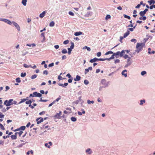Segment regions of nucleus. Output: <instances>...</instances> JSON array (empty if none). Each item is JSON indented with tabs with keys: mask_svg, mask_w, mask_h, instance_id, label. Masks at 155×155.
Segmentation results:
<instances>
[{
	"mask_svg": "<svg viewBox=\"0 0 155 155\" xmlns=\"http://www.w3.org/2000/svg\"><path fill=\"white\" fill-rule=\"evenodd\" d=\"M144 45V44L143 43H137L136 46L137 48L136 51L137 52V53H139V52L142 50L143 49V48Z\"/></svg>",
	"mask_w": 155,
	"mask_h": 155,
	"instance_id": "obj_1",
	"label": "nucleus"
},
{
	"mask_svg": "<svg viewBox=\"0 0 155 155\" xmlns=\"http://www.w3.org/2000/svg\"><path fill=\"white\" fill-rule=\"evenodd\" d=\"M109 54H113V55L111 56V57H110L109 58H104V61H105V60L110 61L111 59H113L114 58V57H115V56L114 53L112 51H110L107 52L106 53H105V55H107Z\"/></svg>",
	"mask_w": 155,
	"mask_h": 155,
	"instance_id": "obj_2",
	"label": "nucleus"
},
{
	"mask_svg": "<svg viewBox=\"0 0 155 155\" xmlns=\"http://www.w3.org/2000/svg\"><path fill=\"white\" fill-rule=\"evenodd\" d=\"M13 99H11L8 101L6 100L4 103V104L6 106H8L12 105Z\"/></svg>",
	"mask_w": 155,
	"mask_h": 155,
	"instance_id": "obj_3",
	"label": "nucleus"
},
{
	"mask_svg": "<svg viewBox=\"0 0 155 155\" xmlns=\"http://www.w3.org/2000/svg\"><path fill=\"white\" fill-rule=\"evenodd\" d=\"M98 61H104V58H94L93 59H91L90 61V62L91 63H93L95 62Z\"/></svg>",
	"mask_w": 155,
	"mask_h": 155,
	"instance_id": "obj_4",
	"label": "nucleus"
},
{
	"mask_svg": "<svg viewBox=\"0 0 155 155\" xmlns=\"http://www.w3.org/2000/svg\"><path fill=\"white\" fill-rule=\"evenodd\" d=\"M0 21H4L6 23L9 25H11L12 24L11 21L8 19H7L5 18H0Z\"/></svg>",
	"mask_w": 155,
	"mask_h": 155,
	"instance_id": "obj_5",
	"label": "nucleus"
},
{
	"mask_svg": "<svg viewBox=\"0 0 155 155\" xmlns=\"http://www.w3.org/2000/svg\"><path fill=\"white\" fill-rule=\"evenodd\" d=\"M101 83L104 85V87L108 86V82H107L105 79H103L101 81Z\"/></svg>",
	"mask_w": 155,
	"mask_h": 155,
	"instance_id": "obj_6",
	"label": "nucleus"
},
{
	"mask_svg": "<svg viewBox=\"0 0 155 155\" xmlns=\"http://www.w3.org/2000/svg\"><path fill=\"white\" fill-rule=\"evenodd\" d=\"M12 23L13 25L15 26L18 31H20V28L19 25L16 22L14 21H13Z\"/></svg>",
	"mask_w": 155,
	"mask_h": 155,
	"instance_id": "obj_7",
	"label": "nucleus"
},
{
	"mask_svg": "<svg viewBox=\"0 0 155 155\" xmlns=\"http://www.w3.org/2000/svg\"><path fill=\"white\" fill-rule=\"evenodd\" d=\"M38 124H39L40 123L43 121V119L41 117L38 118L36 119Z\"/></svg>",
	"mask_w": 155,
	"mask_h": 155,
	"instance_id": "obj_8",
	"label": "nucleus"
},
{
	"mask_svg": "<svg viewBox=\"0 0 155 155\" xmlns=\"http://www.w3.org/2000/svg\"><path fill=\"white\" fill-rule=\"evenodd\" d=\"M115 57L117 58H118L119 57H120V52L119 51H117L116 53H114Z\"/></svg>",
	"mask_w": 155,
	"mask_h": 155,
	"instance_id": "obj_9",
	"label": "nucleus"
},
{
	"mask_svg": "<svg viewBox=\"0 0 155 155\" xmlns=\"http://www.w3.org/2000/svg\"><path fill=\"white\" fill-rule=\"evenodd\" d=\"M46 13V12L45 11H43L39 15V17L41 18H42L45 16V15Z\"/></svg>",
	"mask_w": 155,
	"mask_h": 155,
	"instance_id": "obj_10",
	"label": "nucleus"
},
{
	"mask_svg": "<svg viewBox=\"0 0 155 155\" xmlns=\"http://www.w3.org/2000/svg\"><path fill=\"white\" fill-rule=\"evenodd\" d=\"M86 152L89 155L91 154L92 152V151L91 150L90 148H88L86 150Z\"/></svg>",
	"mask_w": 155,
	"mask_h": 155,
	"instance_id": "obj_11",
	"label": "nucleus"
},
{
	"mask_svg": "<svg viewBox=\"0 0 155 155\" xmlns=\"http://www.w3.org/2000/svg\"><path fill=\"white\" fill-rule=\"evenodd\" d=\"M68 83H66L64 84H61V83H58V85L60 86H62L63 87H65L66 86H67L68 85Z\"/></svg>",
	"mask_w": 155,
	"mask_h": 155,
	"instance_id": "obj_12",
	"label": "nucleus"
},
{
	"mask_svg": "<svg viewBox=\"0 0 155 155\" xmlns=\"http://www.w3.org/2000/svg\"><path fill=\"white\" fill-rule=\"evenodd\" d=\"M81 77L79 75H77L75 78H74V80L75 81H78L80 80Z\"/></svg>",
	"mask_w": 155,
	"mask_h": 155,
	"instance_id": "obj_13",
	"label": "nucleus"
},
{
	"mask_svg": "<svg viewBox=\"0 0 155 155\" xmlns=\"http://www.w3.org/2000/svg\"><path fill=\"white\" fill-rule=\"evenodd\" d=\"M127 71L126 70H125L123 71L122 72V74L123 75H124V76L126 77L127 76V73H124L125 72H127Z\"/></svg>",
	"mask_w": 155,
	"mask_h": 155,
	"instance_id": "obj_14",
	"label": "nucleus"
},
{
	"mask_svg": "<svg viewBox=\"0 0 155 155\" xmlns=\"http://www.w3.org/2000/svg\"><path fill=\"white\" fill-rule=\"evenodd\" d=\"M83 33L81 31H79L78 32H75L74 33V35L76 36H78L80 35H82Z\"/></svg>",
	"mask_w": 155,
	"mask_h": 155,
	"instance_id": "obj_15",
	"label": "nucleus"
},
{
	"mask_svg": "<svg viewBox=\"0 0 155 155\" xmlns=\"http://www.w3.org/2000/svg\"><path fill=\"white\" fill-rule=\"evenodd\" d=\"M130 31H127L126 33L124 34V38L126 37L130 34Z\"/></svg>",
	"mask_w": 155,
	"mask_h": 155,
	"instance_id": "obj_16",
	"label": "nucleus"
},
{
	"mask_svg": "<svg viewBox=\"0 0 155 155\" xmlns=\"http://www.w3.org/2000/svg\"><path fill=\"white\" fill-rule=\"evenodd\" d=\"M148 2L149 3L150 5H151L152 4H154L155 3V1L153 0H151L150 1H148Z\"/></svg>",
	"mask_w": 155,
	"mask_h": 155,
	"instance_id": "obj_17",
	"label": "nucleus"
},
{
	"mask_svg": "<svg viewBox=\"0 0 155 155\" xmlns=\"http://www.w3.org/2000/svg\"><path fill=\"white\" fill-rule=\"evenodd\" d=\"M146 13L144 11H141L139 13V14L141 16H143L145 15Z\"/></svg>",
	"mask_w": 155,
	"mask_h": 155,
	"instance_id": "obj_18",
	"label": "nucleus"
},
{
	"mask_svg": "<svg viewBox=\"0 0 155 155\" xmlns=\"http://www.w3.org/2000/svg\"><path fill=\"white\" fill-rule=\"evenodd\" d=\"M83 49H87V50L88 51H91V48H90L89 47H88L86 46H85L83 48Z\"/></svg>",
	"mask_w": 155,
	"mask_h": 155,
	"instance_id": "obj_19",
	"label": "nucleus"
},
{
	"mask_svg": "<svg viewBox=\"0 0 155 155\" xmlns=\"http://www.w3.org/2000/svg\"><path fill=\"white\" fill-rule=\"evenodd\" d=\"M151 50V49L150 48H148V53L149 54H154L155 53V51H150Z\"/></svg>",
	"mask_w": 155,
	"mask_h": 155,
	"instance_id": "obj_20",
	"label": "nucleus"
},
{
	"mask_svg": "<svg viewBox=\"0 0 155 155\" xmlns=\"http://www.w3.org/2000/svg\"><path fill=\"white\" fill-rule=\"evenodd\" d=\"M27 2V0H22L21 2L23 5L25 6L26 5Z\"/></svg>",
	"mask_w": 155,
	"mask_h": 155,
	"instance_id": "obj_21",
	"label": "nucleus"
},
{
	"mask_svg": "<svg viewBox=\"0 0 155 155\" xmlns=\"http://www.w3.org/2000/svg\"><path fill=\"white\" fill-rule=\"evenodd\" d=\"M26 46H29V47H31V46H32L33 47H34L36 45L34 43L32 44H26Z\"/></svg>",
	"mask_w": 155,
	"mask_h": 155,
	"instance_id": "obj_22",
	"label": "nucleus"
},
{
	"mask_svg": "<svg viewBox=\"0 0 155 155\" xmlns=\"http://www.w3.org/2000/svg\"><path fill=\"white\" fill-rule=\"evenodd\" d=\"M145 100H140V105H142L143 103H145Z\"/></svg>",
	"mask_w": 155,
	"mask_h": 155,
	"instance_id": "obj_23",
	"label": "nucleus"
},
{
	"mask_svg": "<svg viewBox=\"0 0 155 155\" xmlns=\"http://www.w3.org/2000/svg\"><path fill=\"white\" fill-rule=\"evenodd\" d=\"M147 18L145 16H141L139 18V19L140 20H146Z\"/></svg>",
	"mask_w": 155,
	"mask_h": 155,
	"instance_id": "obj_24",
	"label": "nucleus"
},
{
	"mask_svg": "<svg viewBox=\"0 0 155 155\" xmlns=\"http://www.w3.org/2000/svg\"><path fill=\"white\" fill-rule=\"evenodd\" d=\"M71 120L73 122L76 121L77 120V118L74 117H72L71 118Z\"/></svg>",
	"mask_w": 155,
	"mask_h": 155,
	"instance_id": "obj_25",
	"label": "nucleus"
},
{
	"mask_svg": "<svg viewBox=\"0 0 155 155\" xmlns=\"http://www.w3.org/2000/svg\"><path fill=\"white\" fill-rule=\"evenodd\" d=\"M11 137L12 140H15L17 139V137H16V135H12L11 136Z\"/></svg>",
	"mask_w": 155,
	"mask_h": 155,
	"instance_id": "obj_26",
	"label": "nucleus"
},
{
	"mask_svg": "<svg viewBox=\"0 0 155 155\" xmlns=\"http://www.w3.org/2000/svg\"><path fill=\"white\" fill-rule=\"evenodd\" d=\"M16 82L17 83H20L21 82V80L20 78H18L15 79Z\"/></svg>",
	"mask_w": 155,
	"mask_h": 155,
	"instance_id": "obj_27",
	"label": "nucleus"
},
{
	"mask_svg": "<svg viewBox=\"0 0 155 155\" xmlns=\"http://www.w3.org/2000/svg\"><path fill=\"white\" fill-rule=\"evenodd\" d=\"M125 53L124 50H122L121 52H120V57L123 56L124 54Z\"/></svg>",
	"mask_w": 155,
	"mask_h": 155,
	"instance_id": "obj_28",
	"label": "nucleus"
},
{
	"mask_svg": "<svg viewBox=\"0 0 155 155\" xmlns=\"http://www.w3.org/2000/svg\"><path fill=\"white\" fill-rule=\"evenodd\" d=\"M37 76V74H34L31 77V78L32 79H34Z\"/></svg>",
	"mask_w": 155,
	"mask_h": 155,
	"instance_id": "obj_29",
	"label": "nucleus"
},
{
	"mask_svg": "<svg viewBox=\"0 0 155 155\" xmlns=\"http://www.w3.org/2000/svg\"><path fill=\"white\" fill-rule=\"evenodd\" d=\"M54 25V22L52 21L50 23L49 26L51 27H53Z\"/></svg>",
	"mask_w": 155,
	"mask_h": 155,
	"instance_id": "obj_30",
	"label": "nucleus"
},
{
	"mask_svg": "<svg viewBox=\"0 0 155 155\" xmlns=\"http://www.w3.org/2000/svg\"><path fill=\"white\" fill-rule=\"evenodd\" d=\"M31 153V154H33V151L32 150H31V151H28L27 152V154L28 155L30 153Z\"/></svg>",
	"mask_w": 155,
	"mask_h": 155,
	"instance_id": "obj_31",
	"label": "nucleus"
},
{
	"mask_svg": "<svg viewBox=\"0 0 155 155\" xmlns=\"http://www.w3.org/2000/svg\"><path fill=\"white\" fill-rule=\"evenodd\" d=\"M54 117L57 118H60L61 117L58 114V113H57L54 116Z\"/></svg>",
	"mask_w": 155,
	"mask_h": 155,
	"instance_id": "obj_32",
	"label": "nucleus"
},
{
	"mask_svg": "<svg viewBox=\"0 0 155 155\" xmlns=\"http://www.w3.org/2000/svg\"><path fill=\"white\" fill-rule=\"evenodd\" d=\"M26 73H25V72L24 73H21V76L22 77H24L26 76Z\"/></svg>",
	"mask_w": 155,
	"mask_h": 155,
	"instance_id": "obj_33",
	"label": "nucleus"
},
{
	"mask_svg": "<svg viewBox=\"0 0 155 155\" xmlns=\"http://www.w3.org/2000/svg\"><path fill=\"white\" fill-rule=\"evenodd\" d=\"M71 45L70 46V48L71 49H73L74 48V44L73 42H71Z\"/></svg>",
	"mask_w": 155,
	"mask_h": 155,
	"instance_id": "obj_34",
	"label": "nucleus"
},
{
	"mask_svg": "<svg viewBox=\"0 0 155 155\" xmlns=\"http://www.w3.org/2000/svg\"><path fill=\"white\" fill-rule=\"evenodd\" d=\"M62 53L63 54H66L67 53V51L66 49H63L62 51Z\"/></svg>",
	"mask_w": 155,
	"mask_h": 155,
	"instance_id": "obj_35",
	"label": "nucleus"
},
{
	"mask_svg": "<svg viewBox=\"0 0 155 155\" xmlns=\"http://www.w3.org/2000/svg\"><path fill=\"white\" fill-rule=\"evenodd\" d=\"M94 102L93 101H90L89 100H88L87 101V103L88 104H90L91 103L93 104Z\"/></svg>",
	"mask_w": 155,
	"mask_h": 155,
	"instance_id": "obj_36",
	"label": "nucleus"
},
{
	"mask_svg": "<svg viewBox=\"0 0 155 155\" xmlns=\"http://www.w3.org/2000/svg\"><path fill=\"white\" fill-rule=\"evenodd\" d=\"M110 15H107V16L106 17L105 19L106 20H107L109 19H110Z\"/></svg>",
	"mask_w": 155,
	"mask_h": 155,
	"instance_id": "obj_37",
	"label": "nucleus"
},
{
	"mask_svg": "<svg viewBox=\"0 0 155 155\" xmlns=\"http://www.w3.org/2000/svg\"><path fill=\"white\" fill-rule=\"evenodd\" d=\"M123 15L124 17L125 18H127L128 19H130V17L129 16H128L125 14L124 15Z\"/></svg>",
	"mask_w": 155,
	"mask_h": 155,
	"instance_id": "obj_38",
	"label": "nucleus"
},
{
	"mask_svg": "<svg viewBox=\"0 0 155 155\" xmlns=\"http://www.w3.org/2000/svg\"><path fill=\"white\" fill-rule=\"evenodd\" d=\"M25 129V126H22L20 128V130H24Z\"/></svg>",
	"mask_w": 155,
	"mask_h": 155,
	"instance_id": "obj_39",
	"label": "nucleus"
},
{
	"mask_svg": "<svg viewBox=\"0 0 155 155\" xmlns=\"http://www.w3.org/2000/svg\"><path fill=\"white\" fill-rule=\"evenodd\" d=\"M32 103V101L31 100H29L28 101H26L25 102V103L27 104H31Z\"/></svg>",
	"mask_w": 155,
	"mask_h": 155,
	"instance_id": "obj_40",
	"label": "nucleus"
},
{
	"mask_svg": "<svg viewBox=\"0 0 155 155\" xmlns=\"http://www.w3.org/2000/svg\"><path fill=\"white\" fill-rule=\"evenodd\" d=\"M69 42V41L68 40H66L65 41L63 42V44L64 45H67L68 44Z\"/></svg>",
	"mask_w": 155,
	"mask_h": 155,
	"instance_id": "obj_41",
	"label": "nucleus"
},
{
	"mask_svg": "<svg viewBox=\"0 0 155 155\" xmlns=\"http://www.w3.org/2000/svg\"><path fill=\"white\" fill-rule=\"evenodd\" d=\"M147 72L145 71H143L141 72V74L143 76L145 74H146Z\"/></svg>",
	"mask_w": 155,
	"mask_h": 155,
	"instance_id": "obj_42",
	"label": "nucleus"
},
{
	"mask_svg": "<svg viewBox=\"0 0 155 155\" xmlns=\"http://www.w3.org/2000/svg\"><path fill=\"white\" fill-rule=\"evenodd\" d=\"M0 128L3 130H4L5 129V128L3 125L1 123H0Z\"/></svg>",
	"mask_w": 155,
	"mask_h": 155,
	"instance_id": "obj_43",
	"label": "nucleus"
},
{
	"mask_svg": "<svg viewBox=\"0 0 155 155\" xmlns=\"http://www.w3.org/2000/svg\"><path fill=\"white\" fill-rule=\"evenodd\" d=\"M68 54H71L72 49L70 48H68Z\"/></svg>",
	"mask_w": 155,
	"mask_h": 155,
	"instance_id": "obj_44",
	"label": "nucleus"
},
{
	"mask_svg": "<svg viewBox=\"0 0 155 155\" xmlns=\"http://www.w3.org/2000/svg\"><path fill=\"white\" fill-rule=\"evenodd\" d=\"M132 62L127 63V64L125 65V68H127L131 64Z\"/></svg>",
	"mask_w": 155,
	"mask_h": 155,
	"instance_id": "obj_45",
	"label": "nucleus"
},
{
	"mask_svg": "<svg viewBox=\"0 0 155 155\" xmlns=\"http://www.w3.org/2000/svg\"><path fill=\"white\" fill-rule=\"evenodd\" d=\"M38 94V92H34L33 93V97H36Z\"/></svg>",
	"mask_w": 155,
	"mask_h": 155,
	"instance_id": "obj_46",
	"label": "nucleus"
},
{
	"mask_svg": "<svg viewBox=\"0 0 155 155\" xmlns=\"http://www.w3.org/2000/svg\"><path fill=\"white\" fill-rule=\"evenodd\" d=\"M68 14L69 15L72 16H73L74 15V13L72 12L71 11L69 12H68Z\"/></svg>",
	"mask_w": 155,
	"mask_h": 155,
	"instance_id": "obj_47",
	"label": "nucleus"
},
{
	"mask_svg": "<svg viewBox=\"0 0 155 155\" xmlns=\"http://www.w3.org/2000/svg\"><path fill=\"white\" fill-rule=\"evenodd\" d=\"M25 144V143H22L20 145H19L17 147H18V148L21 147H22V146L23 145Z\"/></svg>",
	"mask_w": 155,
	"mask_h": 155,
	"instance_id": "obj_48",
	"label": "nucleus"
},
{
	"mask_svg": "<svg viewBox=\"0 0 155 155\" xmlns=\"http://www.w3.org/2000/svg\"><path fill=\"white\" fill-rule=\"evenodd\" d=\"M61 98V97L59 96V97L56 99L54 101H55V103L56 101H58Z\"/></svg>",
	"mask_w": 155,
	"mask_h": 155,
	"instance_id": "obj_49",
	"label": "nucleus"
},
{
	"mask_svg": "<svg viewBox=\"0 0 155 155\" xmlns=\"http://www.w3.org/2000/svg\"><path fill=\"white\" fill-rule=\"evenodd\" d=\"M48 74V72L47 70H45L43 72V74H45L46 75H47Z\"/></svg>",
	"mask_w": 155,
	"mask_h": 155,
	"instance_id": "obj_50",
	"label": "nucleus"
},
{
	"mask_svg": "<svg viewBox=\"0 0 155 155\" xmlns=\"http://www.w3.org/2000/svg\"><path fill=\"white\" fill-rule=\"evenodd\" d=\"M84 83L86 85H87L88 84H89V82L87 80H85L84 81Z\"/></svg>",
	"mask_w": 155,
	"mask_h": 155,
	"instance_id": "obj_51",
	"label": "nucleus"
},
{
	"mask_svg": "<svg viewBox=\"0 0 155 155\" xmlns=\"http://www.w3.org/2000/svg\"><path fill=\"white\" fill-rule=\"evenodd\" d=\"M89 71V70L88 68L86 69H85V72L84 74H86Z\"/></svg>",
	"mask_w": 155,
	"mask_h": 155,
	"instance_id": "obj_52",
	"label": "nucleus"
},
{
	"mask_svg": "<svg viewBox=\"0 0 155 155\" xmlns=\"http://www.w3.org/2000/svg\"><path fill=\"white\" fill-rule=\"evenodd\" d=\"M120 61L119 59H117L115 60L114 63L115 64L118 63L120 62Z\"/></svg>",
	"mask_w": 155,
	"mask_h": 155,
	"instance_id": "obj_53",
	"label": "nucleus"
},
{
	"mask_svg": "<svg viewBox=\"0 0 155 155\" xmlns=\"http://www.w3.org/2000/svg\"><path fill=\"white\" fill-rule=\"evenodd\" d=\"M153 8H155V5H154L153 4L150 7V9H152Z\"/></svg>",
	"mask_w": 155,
	"mask_h": 155,
	"instance_id": "obj_54",
	"label": "nucleus"
},
{
	"mask_svg": "<svg viewBox=\"0 0 155 155\" xmlns=\"http://www.w3.org/2000/svg\"><path fill=\"white\" fill-rule=\"evenodd\" d=\"M101 55V53L100 52H98L97 53V57H100Z\"/></svg>",
	"mask_w": 155,
	"mask_h": 155,
	"instance_id": "obj_55",
	"label": "nucleus"
},
{
	"mask_svg": "<svg viewBox=\"0 0 155 155\" xmlns=\"http://www.w3.org/2000/svg\"><path fill=\"white\" fill-rule=\"evenodd\" d=\"M23 66L25 68H29L28 65H27L26 64H24L23 65Z\"/></svg>",
	"mask_w": 155,
	"mask_h": 155,
	"instance_id": "obj_56",
	"label": "nucleus"
},
{
	"mask_svg": "<svg viewBox=\"0 0 155 155\" xmlns=\"http://www.w3.org/2000/svg\"><path fill=\"white\" fill-rule=\"evenodd\" d=\"M18 133V134L19 136H20L23 133V132L22 131H20Z\"/></svg>",
	"mask_w": 155,
	"mask_h": 155,
	"instance_id": "obj_57",
	"label": "nucleus"
},
{
	"mask_svg": "<svg viewBox=\"0 0 155 155\" xmlns=\"http://www.w3.org/2000/svg\"><path fill=\"white\" fill-rule=\"evenodd\" d=\"M4 115L2 114V113L1 112H0V118H4Z\"/></svg>",
	"mask_w": 155,
	"mask_h": 155,
	"instance_id": "obj_58",
	"label": "nucleus"
},
{
	"mask_svg": "<svg viewBox=\"0 0 155 155\" xmlns=\"http://www.w3.org/2000/svg\"><path fill=\"white\" fill-rule=\"evenodd\" d=\"M124 57V58L125 59H127V58H130V57H129L127 55V54H125V55H124V57Z\"/></svg>",
	"mask_w": 155,
	"mask_h": 155,
	"instance_id": "obj_59",
	"label": "nucleus"
},
{
	"mask_svg": "<svg viewBox=\"0 0 155 155\" xmlns=\"http://www.w3.org/2000/svg\"><path fill=\"white\" fill-rule=\"evenodd\" d=\"M41 96H42V95L41 94L38 93V94H37V97H41Z\"/></svg>",
	"mask_w": 155,
	"mask_h": 155,
	"instance_id": "obj_60",
	"label": "nucleus"
},
{
	"mask_svg": "<svg viewBox=\"0 0 155 155\" xmlns=\"http://www.w3.org/2000/svg\"><path fill=\"white\" fill-rule=\"evenodd\" d=\"M58 79H59V80H60L63 79V78H62V77L60 75H59L58 77Z\"/></svg>",
	"mask_w": 155,
	"mask_h": 155,
	"instance_id": "obj_61",
	"label": "nucleus"
},
{
	"mask_svg": "<svg viewBox=\"0 0 155 155\" xmlns=\"http://www.w3.org/2000/svg\"><path fill=\"white\" fill-rule=\"evenodd\" d=\"M54 63H52L48 65V67H51L53 66H54Z\"/></svg>",
	"mask_w": 155,
	"mask_h": 155,
	"instance_id": "obj_62",
	"label": "nucleus"
},
{
	"mask_svg": "<svg viewBox=\"0 0 155 155\" xmlns=\"http://www.w3.org/2000/svg\"><path fill=\"white\" fill-rule=\"evenodd\" d=\"M26 100V99H22L21 101L19 102V103H21L22 102H24Z\"/></svg>",
	"mask_w": 155,
	"mask_h": 155,
	"instance_id": "obj_63",
	"label": "nucleus"
},
{
	"mask_svg": "<svg viewBox=\"0 0 155 155\" xmlns=\"http://www.w3.org/2000/svg\"><path fill=\"white\" fill-rule=\"evenodd\" d=\"M131 41L132 42H134V43H135L137 41L135 39H132L131 40Z\"/></svg>",
	"mask_w": 155,
	"mask_h": 155,
	"instance_id": "obj_64",
	"label": "nucleus"
}]
</instances>
